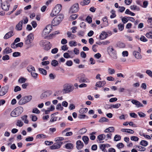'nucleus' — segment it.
<instances>
[{
    "mask_svg": "<svg viewBox=\"0 0 152 152\" xmlns=\"http://www.w3.org/2000/svg\"><path fill=\"white\" fill-rule=\"evenodd\" d=\"M23 107L20 106L14 109L11 113L10 115L12 117H16L20 115L23 112Z\"/></svg>",
    "mask_w": 152,
    "mask_h": 152,
    "instance_id": "f257e3e1",
    "label": "nucleus"
},
{
    "mask_svg": "<svg viewBox=\"0 0 152 152\" xmlns=\"http://www.w3.org/2000/svg\"><path fill=\"white\" fill-rule=\"evenodd\" d=\"M64 16L63 14H59L55 17L52 21V24L53 26L59 25L63 19Z\"/></svg>",
    "mask_w": 152,
    "mask_h": 152,
    "instance_id": "f03ea898",
    "label": "nucleus"
},
{
    "mask_svg": "<svg viewBox=\"0 0 152 152\" xmlns=\"http://www.w3.org/2000/svg\"><path fill=\"white\" fill-rule=\"evenodd\" d=\"M61 9V5L60 4H57L54 8L50 14V16L53 17L56 16L60 12Z\"/></svg>",
    "mask_w": 152,
    "mask_h": 152,
    "instance_id": "7ed1b4c3",
    "label": "nucleus"
},
{
    "mask_svg": "<svg viewBox=\"0 0 152 152\" xmlns=\"http://www.w3.org/2000/svg\"><path fill=\"white\" fill-rule=\"evenodd\" d=\"M31 95L26 96L22 97L18 102L20 105L25 104L30 101L32 99Z\"/></svg>",
    "mask_w": 152,
    "mask_h": 152,
    "instance_id": "20e7f679",
    "label": "nucleus"
},
{
    "mask_svg": "<svg viewBox=\"0 0 152 152\" xmlns=\"http://www.w3.org/2000/svg\"><path fill=\"white\" fill-rule=\"evenodd\" d=\"M40 46L43 47L46 50H48L51 47V44L50 42L46 40H42L39 42Z\"/></svg>",
    "mask_w": 152,
    "mask_h": 152,
    "instance_id": "39448f33",
    "label": "nucleus"
},
{
    "mask_svg": "<svg viewBox=\"0 0 152 152\" xmlns=\"http://www.w3.org/2000/svg\"><path fill=\"white\" fill-rule=\"evenodd\" d=\"M52 29V27L51 25H48L42 31V37L46 38L51 31Z\"/></svg>",
    "mask_w": 152,
    "mask_h": 152,
    "instance_id": "423d86ee",
    "label": "nucleus"
},
{
    "mask_svg": "<svg viewBox=\"0 0 152 152\" xmlns=\"http://www.w3.org/2000/svg\"><path fill=\"white\" fill-rule=\"evenodd\" d=\"M107 51L113 58L116 59L117 58L116 52L115 49L112 46H109L107 48Z\"/></svg>",
    "mask_w": 152,
    "mask_h": 152,
    "instance_id": "0eeeda50",
    "label": "nucleus"
},
{
    "mask_svg": "<svg viewBox=\"0 0 152 152\" xmlns=\"http://www.w3.org/2000/svg\"><path fill=\"white\" fill-rule=\"evenodd\" d=\"M74 88L71 85L69 84H66L63 86L62 91L64 93H67L72 91Z\"/></svg>",
    "mask_w": 152,
    "mask_h": 152,
    "instance_id": "6e6552de",
    "label": "nucleus"
},
{
    "mask_svg": "<svg viewBox=\"0 0 152 152\" xmlns=\"http://www.w3.org/2000/svg\"><path fill=\"white\" fill-rule=\"evenodd\" d=\"M34 39V35L33 33H31L28 35L25 41V43L27 45L31 44Z\"/></svg>",
    "mask_w": 152,
    "mask_h": 152,
    "instance_id": "1a4fd4ad",
    "label": "nucleus"
},
{
    "mask_svg": "<svg viewBox=\"0 0 152 152\" xmlns=\"http://www.w3.org/2000/svg\"><path fill=\"white\" fill-rule=\"evenodd\" d=\"M79 10L78 4L76 3L73 4L70 9V12L71 13H75L77 12Z\"/></svg>",
    "mask_w": 152,
    "mask_h": 152,
    "instance_id": "9d476101",
    "label": "nucleus"
},
{
    "mask_svg": "<svg viewBox=\"0 0 152 152\" xmlns=\"http://www.w3.org/2000/svg\"><path fill=\"white\" fill-rule=\"evenodd\" d=\"M63 143L61 142H58L55 143L52 145L50 147L51 149H55L60 148Z\"/></svg>",
    "mask_w": 152,
    "mask_h": 152,
    "instance_id": "9b49d317",
    "label": "nucleus"
},
{
    "mask_svg": "<svg viewBox=\"0 0 152 152\" xmlns=\"http://www.w3.org/2000/svg\"><path fill=\"white\" fill-rule=\"evenodd\" d=\"M8 88L7 86L2 87L0 90V96H2L5 95L8 92Z\"/></svg>",
    "mask_w": 152,
    "mask_h": 152,
    "instance_id": "f8f14e48",
    "label": "nucleus"
},
{
    "mask_svg": "<svg viewBox=\"0 0 152 152\" xmlns=\"http://www.w3.org/2000/svg\"><path fill=\"white\" fill-rule=\"evenodd\" d=\"M106 138V135L104 134H101L98 136L97 137V141L99 143H103V140Z\"/></svg>",
    "mask_w": 152,
    "mask_h": 152,
    "instance_id": "ddd939ff",
    "label": "nucleus"
},
{
    "mask_svg": "<svg viewBox=\"0 0 152 152\" xmlns=\"http://www.w3.org/2000/svg\"><path fill=\"white\" fill-rule=\"evenodd\" d=\"M79 81L80 83H87L89 82V80L85 77L84 75H81L80 77Z\"/></svg>",
    "mask_w": 152,
    "mask_h": 152,
    "instance_id": "4468645a",
    "label": "nucleus"
},
{
    "mask_svg": "<svg viewBox=\"0 0 152 152\" xmlns=\"http://www.w3.org/2000/svg\"><path fill=\"white\" fill-rule=\"evenodd\" d=\"M10 5L7 2H4L2 4L1 8L5 11H8L9 10Z\"/></svg>",
    "mask_w": 152,
    "mask_h": 152,
    "instance_id": "2eb2a0df",
    "label": "nucleus"
},
{
    "mask_svg": "<svg viewBox=\"0 0 152 152\" xmlns=\"http://www.w3.org/2000/svg\"><path fill=\"white\" fill-rule=\"evenodd\" d=\"M76 148L78 149L82 148L84 146L83 143L80 140H77L76 142Z\"/></svg>",
    "mask_w": 152,
    "mask_h": 152,
    "instance_id": "dca6fc26",
    "label": "nucleus"
},
{
    "mask_svg": "<svg viewBox=\"0 0 152 152\" xmlns=\"http://www.w3.org/2000/svg\"><path fill=\"white\" fill-rule=\"evenodd\" d=\"M23 20L20 21L16 26L15 29L17 31H21L22 29Z\"/></svg>",
    "mask_w": 152,
    "mask_h": 152,
    "instance_id": "f3484780",
    "label": "nucleus"
},
{
    "mask_svg": "<svg viewBox=\"0 0 152 152\" xmlns=\"http://www.w3.org/2000/svg\"><path fill=\"white\" fill-rule=\"evenodd\" d=\"M108 35L107 32L104 31H102L101 34L99 36V38L101 40H103L106 39Z\"/></svg>",
    "mask_w": 152,
    "mask_h": 152,
    "instance_id": "a211bd4d",
    "label": "nucleus"
},
{
    "mask_svg": "<svg viewBox=\"0 0 152 152\" xmlns=\"http://www.w3.org/2000/svg\"><path fill=\"white\" fill-rule=\"evenodd\" d=\"M133 55L137 59H140L142 58V56L140 53L136 51H134L133 52Z\"/></svg>",
    "mask_w": 152,
    "mask_h": 152,
    "instance_id": "6ab92c4d",
    "label": "nucleus"
},
{
    "mask_svg": "<svg viewBox=\"0 0 152 152\" xmlns=\"http://www.w3.org/2000/svg\"><path fill=\"white\" fill-rule=\"evenodd\" d=\"M131 102L133 104L136 105L138 107H143V105L138 101L133 100H132Z\"/></svg>",
    "mask_w": 152,
    "mask_h": 152,
    "instance_id": "aec40b11",
    "label": "nucleus"
},
{
    "mask_svg": "<svg viewBox=\"0 0 152 152\" xmlns=\"http://www.w3.org/2000/svg\"><path fill=\"white\" fill-rule=\"evenodd\" d=\"M14 34L13 31H10L7 33L4 36V38L5 39H8L13 36Z\"/></svg>",
    "mask_w": 152,
    "mask_h": 152,
    "instance_id": "412c9836",
    "label": "nucleus"
},
{
    "mask_svg": "<svg viewBox=\"0 0 152 152\" xmlns=\"http://www.w3.org/2000/svg\"><path fill=\"white\" fill-rule=\"evenodd\" d=\"M121 131V132H127L129 133L133 134L134 133V131L132 129H122Z\"/></svg>",
    "mask_w": 152,
    "mask_h": 152,
    "instance_id": "4be33fe9",
    "label": "nucleus"
},
{
    "mask_svg": "<svg viewBox=\"0 0 152 152\" xmlns=\"http://www.w3.org/2000/svg\"><path fill=\"white\" fill-rule=\"evenodd\" d=\"M106 83L104 81L97 82L95 86L99 87H101L104 86Z\"/></svg>",
    "mask_w": 152,
    "mask_h": 152,
    "instance_id": "5701e85b",
    "label": "nucleus"
},
{
    "mask_svg": "<svg viewBox=\"0 0 152 152\" xmlns=\"http://www.w3.org/2000/svg\"><path fill=\"white\" fill-rule=\"evenodd\" d=\"M67 35L68 37L70 38L71 39H75L76 36L75 35L72 34L70 32L68 31L67 33Z\"/></svg>",
    "mask_w": 152,
    "mask_h": 152,
    "instance_id": "b1692460",
    "label": "nucleus"
},
{
    "mask_svg": "<svg viewBox=\"0 0 152 152\" xmlns=\"http://www.w3.org/2000/svg\"><path fill=\"white\" fill-rule=\"evenodd\" d=\"M27 69L28 71L31 73H32V72L33 71H35L34 68L31 65L28 66Z\"/></svg>",
    "mask_w": 152,
    "mask_h": 152,
    "instance_id": "393cba45",
    "label": "nucleus"
},
{
    "mask_svg": "<svg viewBox=\"0 0 152 152\" xmlns=\"http://www.w3.org/2000/svg\"><path fill=\"white\" fill-rule=\"evenodd\" d=\"M69 45L71 47H75L77 45V42L74 40H72L69 42Z\"/></svg>",
    "mask_w": 152,
    "mask_h": 152,
    "instance_id": "a878e982",
    "label": "nucleus"
},
{
    "mask_svg": "<svg viewBox=\"0 0 152 152\" xmlns=\"http://www.w3.org/2000/svg\"><path fill=\"white\" fill-rule=\"evenodd\" d=\"M135 148L139 151H144L146 149L145 148L139 145H136Z\"/></svg>",
    "mask_w": 152,
    "mask_h": 152,
    "instance_id": "bb28decb",
    "label": "nucleus"
},
{
    "mask_svg": "<svg viewBox=\"0 0 152 152\" xmlns=\"http://www.w3.org/2000/svg\"><path fill=\"white\" fill-rule=\"evenodd\" d=\"M28 116L27 115H24L21 117V119L25 123L28 124V120L27 119Z\"/></svg>",
    "mask_w": 152,
    "mask_h": 152,
    "instance_id": "cd10ccee",
    "label": "nucleus"
},
{
    "mask_svg": "<svg viewBox=\"0 0 152 152\" xmlns=\"http://www.w3.org/2000/svg\"><path fill=\"white\" fill-rule=\"evenodd\" d=\"M114 131V128L113 127H110L105 129L104 130V132L106 133L109 132L110 133L113 132Z\"/></svg>",
    "mask_w": 152,
    "mask_h": 152,
    "instance_id": "c85d7f7f",
    "label": "nucleus"
},
{
    "mask_svg": "<svg viewBox=\"0 0 152 152\" xmlns=\"http://www.w3.org/2000/svg\"><path fill=\"white\" fill-rule=\"evenodd\" d=\"M121 104L119 103L111 104L110 105L109 108L110 109H111L113 108L117 109L118 108L121 106Z\"/></svg>",
    "mask_w": 152,
    "mask_h": 152,
    "instance_id": "c756f323",
    "label": "nucleus"
},
{
    "mask_svg": "<svg viewBox=\"0 0 152 152\" xmlns=\"http://www.w3.org/2000/svg\"><path fill=\"white\" fill-rule=\"evenodd\" d=\"M90 2V0H83L80 2V4L84 6L88 4Z\"/></svg>",
    "mask_w": 152,
    "mask_h": 152,
    "instance_id": "7c9ffc66",
    "label": "nucleus"
},
{
    "mask_svg": "<svg viewBox=\"0 0 152 152\" xmlns=\"http://www.w3.org/2000/svg\"><path fill=\"white\" fill-rule=\"evenodd\" d=\"M130 8L132 10H136L137 11L140 10L139 7H138L137 5H131L130 7Z\"/></svg>",
    "mask_w": 152,
    "mask_h": 152,
    "instance_id": "2f4dec72",
    "label": "nucleus"
},
{
    "mask_svg": "<svg viewBox=\"0 0 152 152\" xmlns=\"http://www.w3.org/2000/svg\"><path fill=\"white\" fill-rule=\"evenodd\" d=\"M88 109L86 108H81L79 112L81 114L86 113L88 111Z\"/></svg>",
    "mask_w": 152,
    "mask_h": 152,
    "instance_id": "473e14b6",
    "label": "nucleus"
},
{
    "mask_svg": "<svg viewBox=\"0 0 152 152\" xmlns=\"http://www.w3.org/2000/svg\"><path fill=\"white\" fill-rule=\"evenodd\" d=\"M82 139L85 144H88L89 139L88 137L84 136L83 137Z\"/></svg>",
    "mask_w": 152,
    "mask_h": 152,
    "instance_id": "72a5a7b5",
    "label": "nucleus"
},
{
    "mask_svg": "<svg viewBox=\"0 0 152 152\" xmlns=\"http://www.w3.org/2000/svg\"><path fill=\"white\" fill-rule=\"evenodd\" d=\"M16 125L19 127H22L23 125V122L20 120H18L17 121Z\"/></svg>",
    "mask_w": 152,
    "mask_h": 152,
    "instance_id": "f704fd0d",
    "label": "nucleus"
},
{
    "mask_svg": "<svg viewBox=\"0 0 152 152\" xmlns=\"http://www.w3.org/2000/svg\"><path fill=\"white\" fill-rule=\"evenodd\" d=\"M39 71L40 73L44 75H47V71L45 69L42 68H39Z\"/></svg>",
    "mask_w": 152,
    "mask_h": 152,
    "instance_id": "c9c22d12",
    "label": "nucleus"
},
{
    "mask_svg": "<svg viewBox=\"0 0 152 152\" xmlns=\"http://www.w3.org/2000/svg\"><path fill=\"white\" fill-rule=\"evenodd\" d=\"M26 80V78L23 77H21L18 79V81L19 83H25Z\"/></svg>",
    "mask_w": 152,
    "mask_h": 152,
    "instance_id": "e433bc0d",
    "label": "nucleus"
},
{
    "mask_svg": "<svg viewBox=\"0 0 152 152\" xmlns=\"http://www.w3.org/2000/svg\"><path fill=\"white\" fill-rule=\"evenodd\" d=\"M12 52V50L9 48H6L4 50V53L6 54H8Z\"/></svg>",
    "mask_w": 152,
    "mask_h": 152,
    "instance_id": "4c0bfd02",
    "label": "nucleus"
},
{
    "mask_svg": "<svg viewBox=\"0 0 152 152\" xmlns=\"http://www.w3.org/2000/svg\"><path fill=\"white\" fill-rule=\"evenodd\" d=\"M140 145L146 147L148 145V142L146 141L142 140L140 142Z\"/></svg>",
    "mask_w": 152,
    "mask_h": 152,
    "instance_id": "58836bf2",
    "label": "nucleus"
},
{
    "mask_svg": "<svg viewBox=\"0 0 152 152\" xmlns=\"http://www.w3.org/2000/svg\"><path fill=\"white\" fill-rule=\"evenodd\" d=\"M87 131L86 129L85 128H83L80 130L78 131L79 134H83L86 132Z\"/></svg>",
    "mask_w": 152,
    "mask_h": 152,
    "instance_id": "ea45409f",
    "label": "nucleus"
},
{
    "mask_svg": "<svg viewBox=\"0 0 152 152\" xmlns=\"http://www.w3.org/2000/svg\"><path fill=\"white\" fill-rule=\"evenodd\" d=\"M100 149L103 152H107V150L105 148V144H101L100 146Z\"/></svg>",
    "mask_w": 152,
    "mask_h": 152,
    "instance_id": "a19ab883",
    "label": "nucleus"
},
{
    "mask_svg": "<svg viewBox=\"0 0 152 152\" xmlns=\"http://www.w3.org/2000/svg\"><path fill=\"white\" fill-rule=\"evenodd\" d=\"M65 148L68 149H71L73 148V145L71 143H67L66 144Z\"/></svg>",
    "mask_w": 152,
    "mask_h": 152,
    "instance_id": "79ce46f5",
    "label": "nucleus"
},
{
    "mask_svg": "<svg viewBox=\"0 0 152 152\" xmlns=\"http://www.w3.org/2000/svg\"><path fill=\"white\" fill-rule=\"evenodd\" d=\"M125 13L130 15L132 16H134L135 14L130 11L129 9H126L125 12Z\"/></svg>",
    "mask_w": 152,
    "mask_h": 152,
    "instance_id": "37998d69",
    "label": "nucleus"
},
{
    "mask_svg": "<svg viewBox=\"0 0 152 152\" xmlns=\"http://www.w3.org/2000/svg\"><path fill=\"white\" fill-rule=\"evenodd\" d=\"M108 72L109 74L112 75L115 73V71L113 69L108 68Z\"/></svg>",
    "mask_w": 152,
    "mask_h": 152,
    "instance_id": "c03bdc74",
    "label": "nucleus"
},
{
    "mask_svg": "<svg viewBox=\"0 0 152 152\" xmlns=\"http://www.w3.org/2000/svg\"><path fill=\"white\" fill-rule=\"evenodd\" d=\"M55 113L54 114H53L51 115V118L50 120V122H53L54 121H57V117H53V116H52V115H54V114H55Z\"/></svg>",
    "mask_w": 152,
    "mask_h": 152,
    "instance_id": "a18cd8bd",
    "label": "nucleus"
},
{
    "mask_svg": "<svg viewBox=\"0 0 152 152\" xmlns=\"http://www.w3.org/2000/svg\"><path fill=\"white\" fill-rule=\"evenodd\" d=\"M45 137L46 136L43 134H39L36 136L37 139L45 138Z\"/></svg>",
    "mask_w": 152,
    "mask_h": 152,
    "instance_id": "49530a36",
    "label": "nucleus"
},
{
    "mask_svg": "<svg viewBox=\"0 0 152 152\" xmlns=\"http://www.w3.org/2000/svg\"><path fill=\"white\" fill-rule=\"evenodd\" d=\"M145 36L148 38L152 39V31L147 33L145 34Z\"/></svg>",
    "mask_w": 152,
    "mask_h": 152,
    "instance_id": "de8ad7c7",
    "label": "nucleus"
},
{
    "mask_svg": "<svg viewBox=\"0 0 152 152\" xmlns=\"http://www.w3.org/2000/svg\"><path fill=\"white\" fill-rule=\"evenodd\" d=\"M78 16V15L77 14H73L70 17V19L71 20H72L75 19L77 18Z\"/></svg>",
    "mask_w": 152,
    "mask_h": 152,
    "instance_id": "09e8293b",
    "label": "nucleus"
},
{
    "mask_svg": "<svg viewBox=\"0 0 152 152\" xmlns=\"http://www.w3.org/2000/svg\"><path fill=\"white\" fill-rule=\"evenodd\" d=\"M108 119L106 118L103 117L99 121V122L100 123H103L104 122H107Z\"/></svg>",
    "mask_w": 152,
    "mask_h": 152,
    "instance_id": "8fccbe9b",
    "label": "nucleus"
},
{
    "mask_svg": "<svg viewBox=\"0 0 152 152\" xmlns=\"http://www.w3.org/2000/svg\"><path fill=\"white\" fill-rule=\"evenodd\" d=\"M56 109L57 110H62L63 109V107L62 106L61 104L60 103L58 104L56 107Z\"/></svg>",
    "mask_w": 152,
    "mask_h": 152,
    "instance_id": "3c124183",
    "label": "nucleus"
},
{
    "mask_svg": "<svg viewBox=\"0 0 152 152\" xmlns=\"http://www.w3.org/2000/svg\"><path fill=\"white\" fill-rule=\"evenodd\" d=\"M129 17H124L122 18L121 20L124 23H126L129 20Z\"/></svg>",
    "mask_w": 152,
    "mask_h": 152,
    "instance_id": "603ef678",
    "label": "nucleus"
},
{
    "mask_svg": "<svg viewBox=\"0 0 152 152\" xmlns=\"http://www.w3.org/2000/svg\"><path fill=\"white\" fill-rule=\"evenodd\" d=\"M110 12L112 13V15L110 16L111 18H114L116 17V15L115 14V11L114 10H112Z\"/></svg>",
    "mask_w": 152,
    "mask_h": 152,
    "instance_id": "864d4df0",
    "label": "nucleus"
},
{
    "mask_svg": "<svg viewBox=\"0 0 152 152\" xmlns=\"http://www.w3.org/2000/svg\"><path fill=\"white\" fill-rule=\"evenodd\" d=\"M121 136L118 134L115 135L114 137V140L116 141L120 140H121Z\"/></svg>",
    "mask_w": 152,
    "mask_h": 152,
    "instance_id": "5fc2aeb1",
    "label": "nucleus"
},
{
    "mask_svg": "<svg viewBox=\"0 0 152 152\" xmlns=\"http://www.w3.org/2000/svg\"><path fill=\"white\" fill-rule=\"evenodd\" d=\"M117 45L119 47L121 48H124L125 46V44L124 43L120 42L118 43Z\"/></svg>",
    "mask_w": 152,
    "mask_h": 152,
    "instance_id": "6e6d98bb",
    "label": "nucleus"
},
{
    "mask_svg": "<svg viewBox=\"0 0 152 152\" xmlns=\"http://www.w3.org/2000/svg\"><path fill=\"white\" fill-rule=\"evenodd\" d=\"M51 65L54 66H57L58 64V63L57 61L54 60L52 61Z\"/></svg>",
    "mask_w": 152,
    "mask_h": 152,
    "instance_id": "4d7b16f0",
    "label": "nucleus"
},
{
    "mask_svg": "<svg viewBox=\"0 0 152 152\" xmlns=\"http://www.w3.org/2000/svg\"><path fill=\"white\" fill-rule=\"evenodd\" d=\"M31 76L35 79L37 78L38 77V74L35 72V71H33L31 73Z\"/></svg>",
    "mask_w": 152,
    "mask_h": 152,
    "instance_id": "13d9d810",
    "label": "nucleus"
},
{
    "mask_svg": "<svg viewBox=\"0 0 152 152\" xmlns=\"http://www.w3.org/2000/svg\"><path fill=\"white\" fill-rule=\"evenodd\" d=\"M140 40L141 41L145 42L148 41V39L145 38V37L143 36H141L140 38Z\"/></svg>",
    "mask_w": 152,
    "mask_h": 152,
    "instance_id": "bf43d9fd",
    "label": "nucleus"
},
{
    "mask_svg": "<svg viewBox=\"0 0 152 152\" xmlns=\"http://www.w3.org/2000/svg\"><path fill=\"white\" fill-rule=\"evenodd\" d=\"M130 139L131 140L134 141H137L139 140V138L136 136H132L131 137Z\"/></svg>",
    "mask_w": 152,
    "mask_h": 152,
    "instance_id": "052dcab7",
    "label": "nucleus"
},
{
    "mask_svg": "<svg viewBox=\"0 0 152 152\" xmlns=\"http://www.w3.org/2000/svg\"><path fill=\"white\" fill-rule=\"evenodd\" d=\"M118 28L120 31H122L124 29V25L123 24H119L118 25Z\"/></svg>",
    "mask_w": 152,
    "mask_h": 152,
    "instance_id": "680f3d73",
    "label": "nucleus"
},
{
    "mask_svg": "<svg viewBox=\"0 0 152 152\" xmlns=\"http://www.w3.org/2000/svg\"><path fill=\"white\" fill-rule=\"evenodd\" d=\"M47 96L45 93V92H43L42 93L40 96V98L41 99H43L47 98Z\"/></svg>",
    "mask_w": 152,
    "mask_h": 152,
    "instance_id": "e2e57ef3",
    "label": "nucleus"
},
{
    "mask_svg": "<svg viewBox=\"0 0 152 152\" xmlns=\"http://www.w3.org/2000/svg\"><path fill=\"white\" fill-rule=\"evenodd\" d=\"M40 112V111L37 108H35L33 109L32 113H33L39 114Z\"/></svg>",
    "mask_w": 152,
    "mask_h": 152,
    "instance_id": "0e129e2a",
    "label": "nucleus"
},
{
    "mask_svg": "<svg viewBox=\"0 0 152 152\" xmlns=\"http://www.w3.org/2000/svg\"><path fill=\"white\" fill-rule=\"evenodd\" d=\"M47 97L49 96L52 94V91L50 90L47 91L45 92Z\"/></svg>",
    "mask_w": 152,
    "mask_h": 152,
    "instance_id": "69168bd1",
    "label": "nucleus"
},
{
    "mask_svg": "<svg viewBox=\"0 0 152 152\" xmlns=\"http://www.w3.org/2000/svg\"><path fill=\"white\" fill-rule=\"evenodd\" d=\"M31 118V120L33 121H36L37 119V117L34 115H31L30 116Z\"/></svg>",
    "mask_w": 152,
    "mask_h": 152,
    "instance_id": "338daca9",
    "label": "nucleus"
},
{
    "mask_svg": "<svg viewBox=\"0 0 152 152\" xmlns=\"http://www.w3.org/2000/svg\"><path fill=\"white\" fill-rule=\"evenodd\" d=\"M21 90V88L19 86H16L15 87L14 91L15 92H16L18 91H20Z\"/></svg>",
    "mask_w": 152,
    "mask_h": 152,
    "instance_id": "774afa93",
    "label": "nucleus"
}]
</instances>
